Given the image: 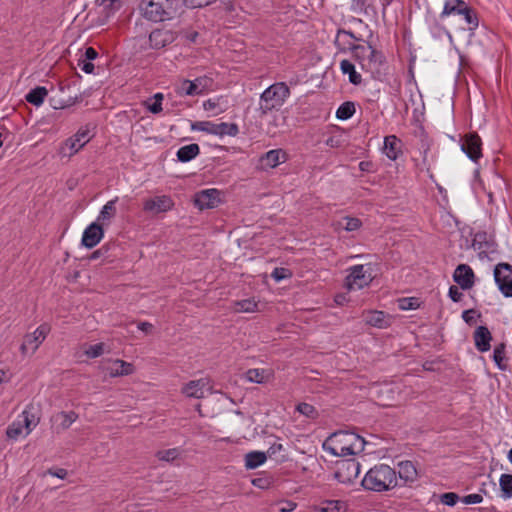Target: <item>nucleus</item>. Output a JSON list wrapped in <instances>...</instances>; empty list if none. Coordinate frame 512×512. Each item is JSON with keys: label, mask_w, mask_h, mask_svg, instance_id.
Segmentation results:
<instances>
[{"label": "nucleus", "mask_w": 512, "mask_h": 512, "mask_svg": "<svg viewBox=\"0 0 512 512\" xmlns=\"http://www.w3.org/2000/svg\"><path fill=\"white\" fill-rule=\"evenodd\" d=\"M220 202V191L217 189L201 190L194 197V204L200 210L215 208Z\"/></svg>", "instance_id": "9b49d317"}, {"label": "nucleus", "mask_w": 512, "mask_h": 512, "mask_svg": "<svg viewBox=\"0 0 512 512\" xmlns=\"http://www.w3.org/2000/svg\"><path fill=\"white\" fill-rule=\"evenodd\" d=\"M147 109L152 113V114H158L162 111V103L160 102H157V101H154L152 104H149L147 106Z\"/></svg>", "instance_id": "69168bd1"}, {"label": "nucleus", "mask_w": 512, "mask_h": 512, "mask_svg": "<svg viewBox=\"0 0 512 512\" xmlns=\"http://www.w3.org/2000/svg\"><path fill=\"white\" fill-rule=\"evenodd\" d=\"M290 95V89L284 82L270 85L260 95L259 110L266 115L272 110L279 109Z\"/></svg>", "instance_id": "7ed1b4c3"}, {"label": "nucleus", "mask_w": 512, "mask_h": 512, "mask_svg": "<svg viewBox=\"0 0 512 512\" xmlns=\"http://www.w3.org/2000/svg\"><path fill=\"white\" fill-rule=\"evenodd\" d=\"M105 370L111 377L127 376L134 372V366L131 363L117 359L109 362Z\"/></svg>", "instance_id": "4be33fe9"}, {"label": "nucleus", "mask_w": 512, "mask_h": 512, "mask_svg": "<svg viewBox=\"0 0 512 512\" xmlns=\"http://www.w3.org/2000/svg\"><path fill=\"white\" fill-rule=\"evenodd\" d=\"M181 34L187 41H189L191 43H195L199 36V33L195 30H182Z\"/></svg>", "instance_id": "bf43d9fd"}, {"label": "nucleus", "mask_w": 512, "mask_h": 512, "mask_svg": "<svg viewBox=\"0 0 512 512\" xmlns=\"http://www.w3.org/2000/svg\"><path fill=\"white\" fill-rule=\"evenodd\" d=\"M355 113V104L351 101H346L340 105L336 111V117L340 120H347Z\"/></svg>", "instance_id": "e433bc0d"}, {"label": "nucleus", "mask_w": 512, "mask_h": 512, "mask_svg": "<svg viewBox=\"0 0 512 512\" xmlns=\"http://www.w3.org/2000/svg\"><path fill=\"white\" fill-rule=\"evenodd\" d=\"M493 360L500 370H507L506 344L504 342L495 346L493 351Z\"/></svg>", "instance_id": "473e14b6"}, {"label": "nucleus", "mask_w": 512, "mask_h": 512, "mask_svg": "<svg viewBox=\"0 0 512 512\" xmlns=\"http://www.w3.org/2000/svg\"><path fill=\"white\" fill-rule=\"evenodd\" d=\"M461 501L465 504H478L483 501V497L480 494H469L462 497Z\"/></svg>", "instance_id": "6e6d98bb"}, {"label": "nucleus", "mask_w": 512, "mask_h": 512, "mask_svg": "<svg viewBox=\"0 0 512 512\" xmlns=\"http://www.w3.org/2000/svg\"><path fill=\"white\" fill-rule=\"evenodd\" d=\"M462 292H460L459 288L457 286H450L449 288V297L454 302H459L462 299Z\"/></svg>", "instance_id": "13d9d810"}, {"label": "nucleus", "mask_w": 512, "mask_h": 512, "mask_svg": "<svg viewBox=\"0 0 512 512\" xmlns=\"http://www.w3.org/2000/svg\"><path fill=\"white\" fill-rule=\"evenodd\" d=\"M267 459V454L261 451H251L245 455V466L247 469H255L262 465Z\"/></svg>", "instance_id": "7c9ffc66"}, {"label": "nucleus", "mask_w": 512, "mask_h": 512, "mask_svg": "<svg viewBox=\"0 0 512 512\" xmlns=\"http://www.w3.org/2000/svg\"><path fill=\"white\" fill-rule=\"evenodd\" d=\"M209 384V380L207 378H201L198 380H192L185 384L182 388V393L187 397L193 398H203L204 391L203 389Z\"/></svg>", "instance_id": "5701e85b"}, {"label": "nucleus", "mask_w": 512, "mask_h": 512, "mask_svg": "<svg viewBox=\"0 0 512 512\" xmlns=\"http://www.w3.org/2000/svg\"><path fill=\"white\" fill-rule=\"evenodd\" d=\"M472 245L474 249L480 251V255L496 252L495 241L484 231L477 232L474 235Z\"/></svg>", "instance_id": "6ab92c4d"}, {"label": "nucleus", "mask_w": 512, "mask_h": 512, "mask_svg": "<svg viewBox=\"0 0 512 512\" xmlns=\"http://www.w3.org/2000/svg\"><path fill=\"white\" fill-rule=\"evenodd\" d=\"M287 155L282 149H274L266 152L260 158L261 167L264 169L274 168L280 163L286 161Z\"/></svg>", "instance_id": "412c9836"}, {"label": "nucleus", "mask_w": 512, "mask_h": 512, "mask_svg": "<svg viewBox=\"0 0 512 512\" xmlns=\"http://www.w3.org/2000/svg\"><path fill=\"white\" fill-rule=\"evenodd\" d=\"M493 275L500 292L505 297H512V265L506 262L498 263Z\"/></svg>", "instance_id": "423d86ee"}, {"label": "nucleus", "mask_w": 512, "mask_h": 512, "mask_svg": "<svg viewBox=\"0 0 512 512\" xmlns=\"http://www.w3.org/2000/svg\"><path fill=\"white\" fill-rule=\"evenodd\" d=\"M346 508L344 502L339 500L326 501L325 505L319 509V512H343Z\"/></svg>", "instance_id": "79ce46f5"}, {"label": "nucleus", "mask_w": 512, "mask_h": 512, "mask_svg": "<svg viewBox=\"0 0 512 512\" xmlns=\"http://www.w3.org/2000/svg\"><path fill=\"white\" fill-rule=\"evenodd\" d=\"M47 94H48V91L45 87L37 86L36 88L30 90L26 94L25 99L30 104H33L35 106H40L43 103Z\"/></svg>", "instance_id": "72a5a7b5"}, {"label": "nucleus", "mask_w": 512, "mask_h": 512, "mask_svg": "<svg viewBox=\"0 0 512 512\" xmlns=\"http://www.w3.org/2000/svg\"><path fill=\"white\" fill-rule=\"evenodd\" d=\"M419 300L415 297L402 298L399 300V308L402 310H413L419 307Z\"/></svg>", "instance_id": "de8ad7c7"}, {"label": "nucleus", "mask_w": 512, "mask_h": 512, "mask_svg": "<svg viewBox=\"0 0 512 512\" xmlns=\"http://www.w3.org/2000/svg\"><path fill=\"white\" fill-rule=\"evenodd\" d=\"M22 427L23 425L20 422H13L6 430L7 437L10 439H16L22 433Z\"/></svg>", "instance_id": "09e8293b"}, {"label": "nucleus", "mask_w": 512, "mask_h": 512, "mask_svg": "<svg viewBox=\"0 0 512 512\" xmlns=\"http://www.w3.org/2000/svg\"><path fill=\"white\" fill-rule=\"evenodd\" d=\"M474 272L467 264H459L453 274V280L463 289L468 290L474 285Z\"/></svg>", "instance_id": "2eb2a0df"}, {"label": "nucleus", "mask_w": 512, "mask_h": 512, "mask_svg": "<svg viewBox=\"0 0 512 512\" xmlns=\"http://www.w3.org/2000/svg\"><path fill=\"white\" fill-rule=\"evenodd\" d=\"M467 3L464 0H447L444 4L440 18L443 19L450 15H461Z\"/></svg>", "instance_id": "393cba45"}, {"label": "nucleus", "mask_w": 512, "mask_h": 512, "mask_svg": "<svg viewBox=\"0 0 512 512\" xmlns=\"http://www.w3.org/2000/svg\"><path fill=\"white\" fill-rule=\"evenodd\" d=\"M335 445L329 448L330 452L335 456L356 455L364 450V439L355 433L338 432L334 433Z\"/></svg>", "instance_id": "20e7f679"}, {"label": "nucleus", "mask_w": 512, "mask_h": 512, "mask_svg": "<svg viewBox=\"0 0 512 512\" xmlns=\"http://www.w3.org/2000/svg\"><path fill=\"white\" fill-rule=\"evenodd\" d=\"M366 324L377 327L385 328L389 325V319L383 311H370L365 317Z\"/></svg>", "instance_id": "a878e982"}, {"label": "nucleus", "mask_w": 512, "mask_h": 512, "mask_svg": "<svg viewBox=\"0 0 512 512\" xmlns=\"http://www.w3.org/2000/svg\"><path fill=\"white\" fill-rule=\"evenodd\" d=\"M95 126L92 124H86L83 127H80L79 130L76 132L75 135L68 138L65 141V146L62 148L65 150L66 148L69 149V156H73L76 154L86 143L90 141V139L94 136L91 134L92 129H94Z\"/></svg>", "instance_id": "0eeeda50"}, {"label": "nucleus", "mask_w": 512, "mask_h": 512, "mask_svg": "<svg viewBox=\"0 0 512 512\" xmlns=\"http://www.w3.org/2000/svg\"><path fill=\"white\" fill-rule=\"evenodd\" d=\"M461 15L464 16V19H465L466 23L469 25L470 30H473L478 27L479 22H478L477 13L473 8L468 6V4L464 8Z\"/></svg>", "instance_id": "a19ab883"}, {"label": "nucleus", "mask_w": 512, "mask_h": 512, "mask_svg": "<svg viewBox=\"0 0 512 512\" xmlns=\"http://www.w3.org/2000/svg\"><path fill=\"white\" fill-rule=\"evenodd\" d=\"M108 252V248L106 247H101L100 249L94 251L91 255H90V259L91 260H94V259H98L102 256H105L106 253Z\"/></svg>", "instance_id": "338daca9"}, {"label": "nucleus", "mask_w": 512, "mask_h": 512, "mask_svg": "<svg viewBox=\"0 0 512 512\" xmlns=\"http://www.w3.org/2000/svg\"><path fill=\"white\" fill-rule=\"evenodd\" d=\"M370 47L371 45L363 46L348 43V48L352 51L354 59L359 62L362 69H365L367 67L366 61L368 58Z\"/></svg>", "instance_id": "cd10ccee"}, {"label": "nucleus", "mask_w": 512, "mask_h": 512, "mask_svg": "<svg viewBox=\"0 0 512 512\" xmlns=\"http://www.w3.org/2000/svg\"><path fill=\"white\" fill-rule=\"evenodd\" d=\"M296 504L291 501H286L284 506L279 508V512H291L295 509Z\"/></svg>", "instance_id": "774afa93"}, {"label": "nucleus", "mask_w": 512, "mask_h": 512, "mask_svg": "<svg viewBox=\"0 0 512 512\" xmlns=\"http://www.w3.org/2000/svg\"><path fill=\"white\" fill-rule=\"evenodd\" d=\"M103 235L102 226L98 222H94L84 230L81 243L86 248H93L101 241Z\"/></svg>", "instance_id": "dca6fc26"}, {"label": "nucleus", "mask_w": 512, "mask_h": 512, "mask_svg": "<svg viewBox=\"0 0 512 512\" xmlns=\"http://www.w3.org/2000/svg\"><path fill=\"white\" fill-rule=\"evenodd\" d=\"M365 70L371 72L374 79L380 80L382 77L381 68L385 65V56L382 52L370 47Z\"/></svg>", "instance_id": "4468645a"}, {"label": "nucleus", "mask_w": 512, "mask_h": 512, "mask_svg": "<svg viewBox=\"0 0 512 512\" xmlns=\"http://www.w3.org/2000/svg\"><path fill=\"white\" fill-rule=\"evenodd\" d=\"M237 311L240 312H254L257 308V303L251 299H244L236 303Z\"/></svg>", "instance_id": "a18cd8bd"}, {"label": "nucleus", "mask_w": 512, "mask_h": 512, "mask_svg": "<svg viewBox=\"0 0 512 512\" xmlns=\"http://www.w3.org/2000/svg\"><path fill=\"white\" fill-rule=\"evenodd\" d=\"M271 276L275 281L279 282L283 279L289 278L291 276V272L286 268L277 267L273 270Z\"/></svg>", "instance_id": "603ef678"}, {"label": "nucleus", "mask_w": 512, "mask_h": 512, "mask_svg": "<svg viewBox=\"0 0 512 512\" xmlns=\"http://www.w3.org/2000/svg\"><path fill=\"white\" fill-rule=\"evenodd\" d=\"M174 202L170 196L162 195L145 200L143 210L154 214L164 213L172 209Z\"/></svg>", "instance_id": "f8f14e48"}, {"label": "nucleus", "mask_w": 512, "mask_h": 512, "mask_svg": "<svg viewBox=\"0 0 512 512\" xmlns=\"http://www.w3.org/2000/svg\"><path fill=\"white\" fill-rule=\"evenodd\" d=\"M77 418L78 415L74 411H61L53 416L54 422L58 423L62 430L68 429Z\"/></svg>", "instance_id": "c756f323"}, {"label": "nucleus", "mask_w": 512, "mask_h": 512, "mask_svg": "<svg viewBox=\"0 0 512 512\" xmlns=\"http://www.w3.org/2000/svg\"><path fill=\"white\" fill-rule=\"evenodd\" d=\"M200 153V147L198 144L192 143L183 146L177 151V159L180 162L186 163L194 159Z\"/></svg>", "instance_id": "bb28decb"}, {"label": "nucleus", "mask_w": 512, "mask_h": 512, "mask_svg": "<svg viewBox=\"0 0 512 512\" xmlns=\"http://www.w3.org/2000/svg\"><path fill=\"white\" fill-rule=\"evenodd\" d=\"M474 314H476V310L474 309H470V310H465L463 313H462V318L463 320L469 324V325H472L475 323V317H474Z\"/></svg>", "instance_id": "052dcab7"}, {"label": "nucleus", "mask_w": 512, "mask_h": 512, "mask_svg": "<svg viewBox=\"0 0 512 512\" xmlns=\"http://www.w3.org/2000/svg\"><path fill=\"white\" fill-rule=\"evenodd\" d=\"M22 417L23 426L26 428L27 434H29L32 429L38 425L40 419L34 412V407L32 405L26 407L22 412Z\"/></svg>", "instance_id": "2f4dec72"}, {"label": "nucleus", "mask_w": 512, "mask_h": 512, "mask_svg": "<svg viewBox=\"0 0 512 512\" xmlns=\"http://www.w3.org/2000/svg\"><path fill=\"white\" fill-rule=\"evenodd\" d=\"M177 35L172 30L154 29L149 35L150 47L153 49H161L173 43Z\"/></svg>", "instance_id": "ddd939ff"}, {"label": "nucleus", "mask_w": 512, "mask_h": 512, "mask_svg": "<svg viewBox=\"0 0 512 512\" xmlns=\"http://www.w3.org/2000/svg\"><path fill=\"white\" fill-rule=\"evenodd\" d=\"M49 332L50 326L48 324H42L33 333L26 334L20 347L22 354L26 355L29 351L34 353L45 340Z\"/></svg>", "instance_id": "6e6552de"}, {"label": "nucleus", "mask_w": 512, "mask_h": 512, "mask_svg": "<svg viewBox=\"0 0 512 512\" xmlns=\"http://www.w3.org/2000/svg\"><path fill=\"white\" fill-rule=\"evenodd\" d=\"M48 473L52 476L58 477L60 479H64L67 476V470L63 468H57V469H49Z\"/></svg>", "instance_id": "e2e57ef3"}, {"label": "nucleus", "mask_w": 512, "mask_h": 512, "mask_svg": "<svg viewBox=\"0 0 512 512\" xmlns=\"http://www.w3.org/2000/svg\"><path fill=\"white\" fill-rule=\"evenodd\" d=\"M461 150L473 162H478L482 157V141L476 132L466 134L461 142Z\"/></svg>", "instance_id": "1a4fd4ad"}, {"label": "nucleus", "mask_w": 512, "mask_h": 512, "mask_svg": "<svg viewBox=\"0 0 512 512\" xmlns=\"http://www.w3.org/2000/svg\"><path fill=\"white\" fill-rule=\"evenodd\" d=\"M402 142L395 135H389L384 138L383 152L390 159L395 161L402 153Z\"/></svg>", "instance_id": "b1692460"}, {"label": "nucleus", "mask_w": 512, "mask_h": 512, "mask_svg": "<svg viewBox=\"0 0 512 512\" xmlns=\"http://www.w3.org/2000/svg\"><path fill=\"white\" fill-rule=\"evenodd\" d=\"M499 485L504 498L512 497V475L502 474L499 479Z\"/></svg>", "instance_id": "58836bf2"}, {"label": "nucleus", "mask_w": 512, "mask_h": 512, "mask_svg": "<svg viewBox=\"0 0 512 512\" xmlns=\"http://www.w3.org/2000/svg\"><path fill=\"white\" fill-rule=\"evenodd\" d=\"M98 57V52L93 47H88L83 55L84 60L93 61Z\"/></svg>", "instance_id": "680f3d73"}, {"label": "nucleus", "mask_w": 512, "mask_h": 512, "mask_svg": "<svg viewBox=\"0 0 512 512\" xmlns=\"http://www.w3.org/2000/svg\"><path fill=\"white\" fill-rule=\"evenodd\" d=\"M371 282V276L366 274L363 265H355L350 268V273L345 278V286L349 290L361 289Z\"/></svg>", "instance_id": "9d476101"}, {"label": "nucleus", "mask_w": 512, "mask_h": 512, "mask_svg": "<svg viewBox=\"0 0 512 512\" xmlns=\"http://www.w3.org/2000/svg\"><path fill=\"white\" fill-rule=\"evenodd\" d=\"M345 225L344 228L347 231H355L360 228L361 221L358 218L346 217L344 218Z\"/></svg>", "instance_id": "5fc2aeb1"}, {"label": "nucleus", "mask_w": 512, "mask_h": 512, "mask_svg": "<svg viewBox=\"0 0 512 512\" xmlns=\"http://www.w3.org/2000/svg\"><path fill=\"white\" fill-rule=\"evenodd\" d=\"M460 496L454 492H446L440 495V502L447 506H454L460 500Z\"/></svg>", "instance_id": "49530a36"}, {"label": "nucleus", "mask_w": 512, "mask_h": 512, "mask_svg": "<svg viewBox=\"0 0 512 512\" xmlns=\"http://www.w3.org/2000/svg\"><path fill=\"white\" fill-rule=\"evenodd\" d=\"M210 82L211 79L207 77H198L193 81L184 80L181 89L188 96L200 95L206 90Z\"/></svg>", "instance_id": "f3484780"}, {"label": "nucleus", "mask_w": 512, "mask_h": 512, "mask_svg": "<svg viewBox=\"0 0 512 512\" xmlns=\"http://www.w3.org/2000/svg\"><path fill=\"white\" fill-rule=\"evenodd\" d=\"M360 467V463L355 458L338 460L334 477L340 483L350 484L358 477Z\"/></svg>", "instance_id": "39448f33"}, {"label": "nucleus", "mask_w": 512, "mask_h": 512, "mask_svg": "<svg viewBox=\"0 0 512 512\" xmlns=\"http://www.w3.org/2000/svg\"><path fill=\"white\" fill-rule=\"evenodd\" d=\"M78 65L82 69V71H84L85 73H87V74L94 73L95 67H94V64H92V62L80 58L78 61Z\"/></svg>", "instance_id": "4d7b16f0"}, {"label": "nucleus", "mask_w": 512, "mask_h": 512, "mask_svg": "<svg viewBox=\"0 0 512 512\" xmlns=\"http://www.w3.org/2000/svg\"><path fill=\"white\" fill-rule=\"evenodd\" d=\"M273 483L271 477H257L252 480V484L260 489H268Z\"/></svg>", "instance_id": "8fccbe9b"}, {"label": "nucleus", "mask_w": 512, "mask_h": 512, "mask_svg": "<svg viewBox=\"0 0 512 512\" xmlns=\"http://www.w3.org/2000/svg\"><path fill=\"white\" fill-rule=\"evenodd\" d=\"M340 69L343 74H347L349 76V81L353 85H360L362 82L361 75L355 70V66L349 60H342L340 62Z\"/></svg>", "instance_id": "c85d7f7f"}, {"label": "nucleus", "mask_w": 512, "mask_h": 512, "mask_svg": "<svg viewBox=\"0 0 512 512\" xmlns=\"http://www.w3.org/2000/svg\"><path fill=\"white\" fill-rule=\"evenodd\" d=\"M103 351H104V344L98 343V344L91 345L86 350V355L90 358H96V357H99L100 355H102Z\"/></svg>", "instance_id": "864d4df0"}, {"label": "nucleus", "mask_w": 512, "mask_h": 512, "mask_svg": "<svg viewBox=\"0 0 512 512\" xmlns=\"http://www.w3.org/2000/svg\"><path fill=\"white\" fill-rule=\"evenodd\" d=\"M398 478L403 485L411 486L418 479V472L411 461H401L398 463Z\"/></svg>", "instance_id": "a211bd4d"}, {"label": "nucleus", "mask_w": 512, "mask_h": 512, "mask_svg": "<svg viewBox=\"0 0 512 512\" xmlns=\"http://www.w3.org/2000/svg\"><path fill=\"white\" fill-rule=\"evenodd\" d=\"M296 409L299 413L311 419L316 418L318 415V412L315 409V407L308 403H300L297 405Z\"/></svg>", "instance_id": "c03bdc74"}, {"label": "nucleus", "mask_w": 512, "mask_h": 512, "mask_svg": "<svg viewBox=\"0 0 512 512\" xmlns=\"http://www.w3.org/2000/svg\"><path fill=\"white\" fill-rule=\"evenodd\" d=\"M179 456V450L177 448H171L167 450H161L156 453V457L161 461L172 462Z\"/></svg>", "instance_id": "37998d69"}, {"label": "nucleus", "mask_w": 512, "mask_h": 512, "mask_svg": "<svg viewBox=\"0 0 512 512\" xmlns=\"http://www.w3.org/2000/svg\"><path fill=\"white\" fill-rule=\"evenodd\" d=\"M246 378L250 382L262 384L267 381L268 375L264 369H249L246 372Z\"/></svg>", "instance_id": "ea45409f"}, {"label": "nucleus", "mask_w": 512, "mask_h": 512, "mask_svg": "<svg viewBox=\"0 0 512 512\" xmlns=\"http://www.w3.org/2000/svg\"><path fill=\"white\" fill-rule=\"evenodd\" d=\"M183 5V0H141L139 10L143 18L158 23L174 19Z\"/></svg>", "instance_id": "f257e3e1"}, {"label": "nucleus", "mask_w": 512, "mask_h": 512, "mask_svg": "<svg viewBox=\"0 0 512 512\" xmlns=\"http://www.w3.org/2000/svg\"><path fill=\"white\" fill-rule=\"evenodd\" d=\"M118 198H115L113 200H110L108 201L102 208V210L100 211V214L97 218V221L98 222H105V221H110L112 218L115 217L116 215V202H117Z\"/></svg>", "instance_id": "f704fd0d"}, {"label": "nucleus", "mask_w": 512, "mask_h": 512, "mask_svg": "<svg viewBox=\"0 0 512 512\" xmlns=\"http://www.w3.org/2000/svg\"><path fill=\"white\" fill-rule=\"evenodd\" d=\"M216 0H183V4L188 8H201L208 6L215 2Z\"/></svg>", "instance_id": "3c124183"}, {"label": "nucleus", "mask_w": 512, "mask_h": 512, "mask_svg": "<svg viewBox=\"0 0 512 512\" xmlns=\"http://www.w3.org/2000/svg\"><path fill=\"white\" fill-rule=\"evenodd\" d=\"M191 129L197 131H203L208 134L216 135L217 128L216 124L211 121H196L191 123Z\"/></svg>", "instance_id": "4c0bfd02"}, {"label": "nucleus", "mask_w": 512, "mask_h": 512, "mask_svg": "<svg viewBox=\"0 0 512 512\" xmlns=\"http://www.w3.org/2000/svg\"><path fill=\"white\" fill-rule=\"evenodd\" d=\"M281 450H283V445L280 443H274L269 447L266 454H267V456L272 457V456L276 455L278 452H280Z\"/></svg>", "instance_id": "0e129e2a"}, {"label": "nucleus", "mask_w": 512, "mask_h": 512, "mask_svg": "<svg viewBox=\"0 0 512 512\" xmlns=\"http://www.w3.org/2000/svg\"><path fill=\"white\" fill-rule=\"evenodd\" d=\"M216 128H217L216 135H218V136L228 135V136L235 137L239 133V127L235 123L222 122V123L216 124Z\"/></svg>", "instance_id": "c9c22d12"}, {"label": "nucleus", "mask_w": 512, "mask_h": 512, "mask_svg": "<svg viewBox=\"0 0 512 512\" xmlns=\"http://www.w3.org/2000/svg\"><path fill=\"white\" fill-rule=\"evenodd\" d=\"M361 485L364 489L375 492L391 490L398 485L396 471L385 464L376 465L365 474Z\"/></svg>", "instance_id": "f03ea898"}, {"label": "nucleus", "mask_w": 512, "mask_h": 512, "mask_svg": "<svg viewBox=\"0 0 512 512\" xmlns=\"http://www.w3.org/2000/svg\"><path fill=\"white\" fill-rule=\"evenodd\" d=\"M474 344L479 352H487L491 348L492 335L486 326H479L473 334Z\"/></svg>", "instance_id": "aec40b11"}]
</instances>
